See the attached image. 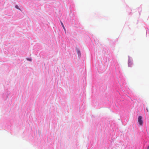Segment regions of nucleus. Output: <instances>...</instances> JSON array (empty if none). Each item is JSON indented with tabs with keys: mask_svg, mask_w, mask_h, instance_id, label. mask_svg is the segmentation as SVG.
<instances>
[{
	"mask_svg": "<svg viewBox=\"0 0 149 149\" xmlns=\"http://www.w3.org/2000/svg\"><path fill=\"white\" fill-rule=\"evenodd\" d=\"M142 117L141 116H139L138 118V122L139 125H142L143 121L142 120Z\"/></svg>",
	"mask_w": 149,
	"mask_h": 149,
	"instance_id": "1",
	"label": "nucleus"
},
{
	"mask_svg": "<svg viewBox=\"0 0 149 149\" xmlns=\"http://www.w3.org/2000/svg\"><path fill=\"white\" fill-rule=\"evenodd\" d=\"M77 52L79 55H81L80 52L79 50H77Z\"/></svg>",
	"mask_w": 149,
	"mask_h": 149,
	"instance_id": "2",
	"label": "nucleus"
},
{
	"mask_svg": "<svg viewBox=\"0 0 149 149\" xmlns=\"http://www.w3.org/2000/svg\"><path fill=\"white\" fill-rule=\"evenodd\" d=\"M61 24L62 27H63L64 29L65 30V28L64 26L63 23L62 22H61Z\"/></svg>",
	"mask_w": 149,
	"mask_h": 149,
	"instance_id": "3",
	"label": "nucleus"
},
{
	"mask_svg": "<svg viewBox=\"0 0 149 149\" xmlns=\"http://www.w3.org/2000/svg\"><path fill=\"white\" fill-rule=\"evenodd\" d=\"M15 8H16L17 9H19V6H17V5H16V6H15Z\"/></svg>",
	"mask_w": 149,
	"mask_h": 149,
	"instance_id": "4",
	"label": "nucleus"
},
{
	"mask_svg": "<svg viewBox=\"0 0 149 149\" xmlns=\"http://www.w3.org/2000/svg\"><path fill=\"white\" fill-rule=\"evenodd\" d=\"M128 65H129V66H130L131 65V63L130 62H129V63H128Z\"/></svg>",
	"mask_w": 149,
	"mask_h": 149,
	"instance_id": "5",
	"label": "nucleus"
},
{
	"mask_svg": "<svg viewBox=\"0 0 149 149\" xmlns=\"http://www.w3.org/2000/svg\"><path fill=\"white\" fill-rule=\"evenodd\" d=\"M27 60L30 61H31V58H27Z\"/></svg>",
	"mask_w": 149,
	"mask_h": 149,
	"instance_id": "6",
	"label": "nucleus"
},
{
	"mask_svg": "<svg viewBox=\"0 0 149 149\" xmlns=\"http://www.w3.org/2000/svg\"><path fill=\"white\" fill-rule=\"evenodd\" d=\"M147 149H149V146H148V147Z\"/></svg>",
	"mask_w": 149,
	"mask_h": 149,
	"instance_id": "7",
	"label": "nucleus"
},
{
	"mask_svg": "<svg viewBox=\"0 0 149 149\" xmlns=\"http://www.w3.org/2000/svg\"><path fill=\"white\" fill-rule=\"evenodd\" d=\"M147 111L148 112V109H147Z\"/></svg>",
	"mask_w": 149,
	"mask_h": 149,
	"instance_id": "8",
	"label": "nucleus"
}]
</instances>
